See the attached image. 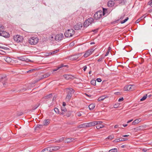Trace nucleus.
I'll return each mask as SVG.
<instances>
[{
    "mask_svg": "<svg viewBox=\"0 0 152 152\" xmlns=\"http://www.w3.org/2000/svg\"><path fill=\"white\" fill-rule=\"evenodd\" d=\"M65 90L67 94L65 100L66 101L69 102L72 97V94L74 93L75 91L73 89L71 88H66Z\"/></svg>",
    "mask_w": 152,
    "mask_h": 152,
    "instance_id": "1",
    "label": "nucleus"
},
{
    "mask_svg": "<svg viewBox=\"0 0 152 152\" xmlns=\"http://www.w3.org/2000/svg\"><path fill=\"white\" fill-rule=\"evenodd\" d=\"M107 10H99L94 15V17L96 19L98 20L102 17V16H104L106 15V11ZM107 15V14L106 15Z\"/></svg>",
    "mask_w": 152,
    "mask_h": 152,
    "instance_id": "2",
    "label": "nucleus"
},
{
    "mask_svg": "<svg viewBox=\"0 0 152 152\" xmlns=\"http://www.w3.org/2000/svg\"><path fill=\"white\" fill-rule=\"evenodd\" d=\"M75 34V31L72 29H69L67 30L65 32L64 35L65 37H72Z\"/></svg>",
    "mask_w": 152,
    "mask_h": 152,
    "instance_id": "3",
    "label": "nucleus"
},
{
    "mask_svg": "<svg viewBox=\"0 0 152 152\" xmlns=\"http://www.w3.org/2000/svg\"><path fill=\"white\" fill-rule=\"evenodd\" d=\"M94 23V19L92 18H90L87 19L84 23V26L87 27L89 25Z\"/></svg>",
    "mask_w": 152,
    "mask_h": 152,
    "instance_id": "4",
    "label": "nucleus"
},
{
    "mask_svg": "<svg viewBox=\"0 0 152 152\" xmlns=\"http://www.w3.org/2000/svg\"><path fill=\"white\" fill-rule=\"evenodd\" d=\"M39 39L37 37H32L28 40L29 43L31 45H35L38 42Z\"/></svg>",
    "mask_w": 152,
    "mask_h": 152,
    "instance_id": "5",
    "label": "nucleus"
},
{
    "mask_svg": "<svg viewBox=\"0 0 152 152\" xmlns=\"http://www.w3.org/2000/svg\"><path fill=\"white\" fill-rule=\"evenodd\" d=\"M13 39L15 41L17 42H22L23 39L22 37L18 35L14 36Z\"/></svg>",
    "mask_w": 152,
    "mask_h": 152,
    "instance_id": "6",
    "label": "nucleus"
},
{
    "mask_svg": "<svg viewBox=\"0 0 152 152\" xmlns=\"http://www.w3.org/2000/svg\"><path fill=\"white\" fill-rule=\"evenodd\" d=\"M64 37L63 34L61 33L56 35L55 36V39L56 41H59L61 40Z\"/></svg>",
    "mask_w": 152,
    "mask_h": 152,
    "instance_id": "7",
    "label": "nucleus"
},
{
    "mask_svg": "<svg viewBox=\"0 0 152 152\" xmlns=\"http://www.w3.org/2000/svg\"><path fill=\"white\" fill-rule=\"evenodd\" d=\"M3 30L0 31V36L3 37H4L8 38L10 37L9 34L5 31Z\"/></svg>",
    "mask_w": 152,
    "mask_h": 152,
    "instance_id": "8",
    "label": "nucleus"
},
{
    "mask_svg": "<svg viewBox=\"0 0 152 152\" xmlns=\"http://www.w3.org/2000/svg\"><path fill=\"white\" fill-rule=\"evenodd\" d=\"M115 1L114 0H111L109 1L107 3V6L109 7H112L113 6H117V5L115 4Z\"/></svg>",
    "mask_w": 152,
    "mask_h": 152,
    "instance_id": "9",
    "label": "nucleus"
},
{
    "mask_svg": "<svg viewBox=\"0 0 152 152\" xmlns=\"http://www.w3.org/2000/svg\"><path fill=\"white\" fill-rule=\"evenodd\" d=\"M17 58L19 60H21L23 61H31V60L28 59L26 56H24L20 57H17Z\"/></svg>",
    "mask_w": 152,
    "mask_h": 152,
    "instance_id": "10",
    "label": "nucleus"
},
{
    "mask_svg": "<svg viewBox=\"0 0 152 152\" xmlns=\"http://www.w3.org/2000/svg\"><path fill=\"white\" fill-rule=\"evenodd\" d=\"M93 50V49H89L86 51L85 53L83 56L85 58H87L91 55Z\"/></svg>",
    "mask_w": 152,
    "mask_h": 152,
    "instance_id": "11",
    "label": "nucleus"
},
{
    "mask_svg": "<svg viewBox=\"0 0 152 152\" xmlns=\"http://www.w3.org/2000/svg\"><path fill=\"white\" fill-rule=\"evenodd\" d=\"M82 53H80L71 56L70 57V59L73 60H76L81 56Z\"/></svg>",
    "mask_w": 152,
    "mask_h": 152,
    "instance_id": "12",
    "label": "nucleus"
},
{
    "mask_svg": "<svg viewBox=\"0 0 152 152\" xmlns=\"http://www.w3.org/2000/svg\"><path fill=\"white\" fill-rule=\"evenodd\" d=\"M50 75V74L49 73H47L43 75L42 76H41V77H40L39 79L37 80V81H39L41 79H42L44 78H45L49 77Z\"/></svg>",
    "mask_w": 152,
    "mask_h": 152,
    "instance_id": "13",
    "label": "nucleus"
},
{
    "mask_svg": "<svg viewBox=\"0 0 152 152\" xmlns=\"http://www.w3.org/2000/svg\"><path fill=\"white\" fill-rule=\"evenodd\" d=\"M82 27V24L78 23L74 26V28L75 30H78Z\"/></svg>",
    "mask_w": 152,
    "mask_h": 152,
    "instance_id": "14",
    "label": "nucleus"
},
{
    "mask_svg": "<svg viewBox=\"0 0 152 152\" xmlns=\"http://www.w3.org/2000/svg\"><path fill=\"white\" fill-rule=\"evenodd\" d=\"M87 127L94 126L96 125V122L95 121L91 122L86 123Z\"/></svg>",
    "mask_w": 152,
    "mask_h": 152,
    "instance_id": "15",
    "label": "nucleus"
},
{
    "mask_svg": "<svg viewBox=\"0 0 152 152\" xmlns=\"http://www.w3.org/2000/svg\"><path fill=\"white\" fill-rule=\"evenodd\" d=\"M132 86L131 85H126L124 87V89L125 91H131Z\"/></svg>",
    "mask_w": 152,
    "mask_h": 152,
    "instance_id": "16",
    "label": "nucleus"
},
{
    "mask_svg": "<svg viewBox=\"0 0 152 152\" xmlns=\"http://www.w3.org/2000/svg\"><path fill=\"white\" fill-rule=\"evenodd\" d=\"M77 127L79 129H82L87 127L86 123H84L80 124Z\"/></svg>",
    "mask_w": 152,
    "mask_h": 152,
    "instance_id": "17",
    "label": "nucleus"
},
{
    "mask_svg": "<svg viewBox=\"0 0 152 152\" xmlns=\"http://www.w3.org/2000/svg\"><path fill=\"white\" fill-rule=\"evenodd\" d=\"M51 147V148H52V151L58 150L60 148V147H59V146Z\"/></svg>",
    "mask_w": 152,
    "mask_h": 152,
    "instance_id": "18",
    "label": "nucleus"
},
{
    "mask_svg": "<svg viewBox=\"0 0 152 152\" xmlns=\"http://www.w3.org/2000/svg\"><path fill=\"white\" fill-rule=\"evenodd\" d=\"M50 120L48 119L45 120L43 122V126H47L50 123Z\"/></svg>",
    "mask_w": 152,
    "mask_h": 152,
    "instance_id": "19",
    "label": "nucleus"
},
{
    "mask_svg": "<svg viewBox=\"0 0 152 152\" xmlns=\"http://www.w3.org/2000/svg\"><path fill=\"white\" fill-rule=\"evenodd\" d=\"M44 151H45V152H51L52 151L51 147L45 148L44 149Z\"/></svg>",
    "mask_w": 152,
    "mask_h": 152,
    "instance_id": "20",
    "label": "nucleus"
},
{
    "mask_svg": "<svg viewBox=\"0 0 152 152\" xmlns=\"http://www.w3.org/2000/svg\"><path fill=\"white\" fill-rule=\"evenodd\" d=\"M95 107V104H90L88 106V107L90 110H92L94 109Z\"/></svg>",
    "mask_w": 152,
    "mask_h": 152,
    "instance_id": "21",
    "label": "nucleus"
},
{
    "mask_svg": "<svg viewBox=\"0 0 152 152\" xmlns=\"http://www.w3.org/2000/svg\"><path fill=\"white\" fill-rule=\"evenodd\" d=\"M141 120L140 119H137L135 120L134 121L132 122V125H135L136 124H138L140 122Z\"/></svg>",
    "mask_w": 152,
    "mask_h": 152,
    "instance_id": "22",
    "label": "nucleus"
},
{
    "mask_svg": "<svg viewBox=\"0 0 152 152\" xmlns=\"http://www.w3.org/2000/svg\"><path fill=\"white\" fill-rule=\"evenodd\" d=\"M74 140V139L73 138H67L65 142L67 143H69L72 142Z\"/></svg>",
    "mask_w": 152,
    "mask_h": 152,
    "instance_id": "23",
    "label": "nucleus"
},
{
    "mask_svg": "<svg viewBox=\"0 0 152 152\" xmlns=\"http://www.w3.org/2000/svg\"><path fill=\"white\" fill-rule=\"evenodd\" d=\"M65 113L66 114L64 115H65L67 117H69L71 114V112L70 111H66V112H65Z\"/></svg>",
    "mask_w": 152,
    "mask_h": 152,
    "instance_id": "24",
    "label": "nucleus"
},
{
    "mask_svg": "<svg viewBox=\"0 0 152 152\" xmlns=\"http://www.w3.org/2000/svg\"><path fill=\"white\" fill-rule=\"evenodd\" d=\"M6 77V75H5L0 74V81L5 78Z\"/></svg>",
    "mask_w": 152,
    "mask_h": 152,
    "instance_id": "25",
    "label": "nucleus"
},
{
    "mask_svg": "<svg viewBox=\"0 0 152 152\" xmlns=\"http://www.w3.org/2000/svg\"><path fill=\"white\" fill-rule=\"evenodd\" d=\"M67 65H64L63 64H61L59 65V66L56 69H54L53 70L54 71H57L59 69L63 67V66H66Z\"/></svg>",
    "mask_w": 152,
    "mask_h": 152,
    "instance_id": "26",
    "label": "nucleus"
},
{
    "mask_svg": "<svg viewBox=\"0 0 152 152\" xmlns=\"http://www.w3.org/2000/svg\"><path fill=\"white\" fill-rule=\"evenodd\" d=\"M106 97L104 96H102L100 97L98 99V101L99 102L105 99Z\"/></svg>",
    "mask_w": 152,
    "mask_h": 152,
    "instance_id": "27",
    "label": "nucleus"
},
{
    "mask_svg": "<svg viewBox=\"0 0 152 152\" xmlns=\"http://www.w3.org/2000/svg\"><path fill=\"white\" fill-rule=\"evenodd\" d=\"M146 126V125H143L142 126H139L138 127H137L136 128H134L135 130H139V129H141L143 127H145Z\"/></svg>",
    "mask_w": 152,
    "mask_h": 152,
    "instance_id": "28",
    "label": "nucleus"
},
{
    "mask_svg": "<svg viewBox=\"0 0 152 152\" xmlns=\"http://www.w3.org/2000/svg\"><path fill=\"white\" fill-rule=\"evenodd\" d=\"M125 15V13H123L121 15V16L117 20V21L119 20H122L123 19V18H124Z\"/></svg>",
    "mask_w": 152,
    "mask_h": 152,
    "instance_id": "29",
    "label": "nucleus"
},
{
    "mask_svg": "<svg viewBox=\"0 0 152 152\" xmlns=\"http://www.w3.org/2000/svg\"><path fill=\"white\" fill-rule=\"evenodd\" d=\"M114 1H118V2L122 4H124L125 3V0H114Z\"/></svg>",
    "mask_w": 152,
    "mask_h": 152,
    "instance_id": "30",
    "label": "nucleus"
},
{
    "mask_svg": "<svg viewBox=\"0 0 152 152\" xmlns=\"http://www.w3.org/2000/svg\"><path fill=\"white\" fill-rule=\"evenodd\" d=\"M111 49V48L110 47H109L108 48V49L107 50V51L104 56V57L107 56L108 55L110 52V51Z\"/></svg>",
    "mask_w": 152,
    "mask_h": 152,
    "instance_id": "31",
    "label": "nucleus"
},
{
    "mask_svg": "<svg viewBox=\"0 0 152 152\" xmlns=\"http://www.w3.org/2000/svg\"><path fill=\"white\" fill-rule=\"evenodd\" d=\"M104 127V126L103 124H100L96 126V128L97 129L103 128Z\"/></svg>",
    "mask_w": 152,
    "mask_h": 152,
    "instance_id": "32",
    "label": "nucleus"
},
{
    "mask_svg": "<svg viewBox=\"0 0 152 152\" xmlns=\"http://www.w3.org/2000/svg\"><path fill=\"white\" fill-rule=\"evenodd\" d=\"M117 148L112 149L110 150L109 152H117Z\"/></svg>",
    "mask_w": 152,
    "mask_h": 152,
    "instance_id": "33",
    "label": "nucleus"
},
{
    "mask_svg": "<svg viewBox=\"0 0 152 152\" xmlns=\"http://www.w3.org/2000/svg\"><path fill=\"white\" fill-rule=\"evenodd\" d=\"M128 19H129V18L127 17L124 20L121 21V24H123V23H125L126 21H127L128 20Z\"/></svg>",
    "mask_w": 152,
    "mask_h": 152,
    "instance_id": "34",
    "label": "nucleus"
},
{
    "mask_svg": "<svg viewBox=\"0 0 152 152\" xmlns=\"http://www.w3.org/2000/svg\"><path fill=\"white\" fill-rule=\"evenodd\" d=\"M147 95L146 94L143 97L141 98L140 99V101H143L146 99L147 97Z\"/></svg>",
    "mask_w": 152,
    "mask_h": 152,
    "instance_id": "35",
    "label": "nucleus"
},
{
    "mask_svg": "<svg viewBox=\"0 0 152 152\" xmlns=\"http://www.w3.org/2000/svg\"><path fill=\"white\" fill-rule=\"evenodd\" d=\"M39 106V104H36L34 106L32 107V109L34 110L36 109Z\"/></svg>",
    "mask_w": 152,
    "mask_h": 152,
    "instance_id": "36",
    "label": "nucleus"
},
{
    "mask_svg": "<svg viewBox=\"0 0 152 152\" xmlns=\"http://www.w3.org/2000/svg\"><path fill=\"white\" fill-rule=\"evenodd\" d=\"M91 83L93 86L96 85V81L94 80H92L91 81Z\"/></svg>",
    "mask_w": 152,
    "mask_h": 152,
    "instance_id": "37",
    "label": "nucleus"
},
{
    "mask_svg": "<svg viewBox=\"0 0 152 152\" xmlns=\"http://www.w3.org/2000/svg\"><path fill=\"white\" fill-rule=\"evenodd\" d=\"M43 125H41V124H38L35 127V128L36 129L37 128H41L42 127Z\"/></svg>",
    "mask_w": 152,
    "mask_h": 152,
    "instance_id": "38",
    "label": "nucleus"
},
{
    "mask_svg": "<svg viewBox=\"0 0 152 152\" xmlns=\"http://www.w3.org/2000/svg\"><path fill=\"white\" fill-rule=\"evenodd\" d=\"M54 110L55 112L57 113L60 114L59 109L58 108L56 107L54 109Z\"/></svg>",
    "mask_w": 152,
    "mask_h": 152,
    "instance_id": "39",
    "label": "nucleus"
},
{
    "mask_svg": "<svg viewBox=\"0 0 152 152\" xmlns=\"http://www.w3.org/2000/svg\"><path fill=\"white\" fill-rule=\"evenodd\" d=\"M61 110L62 111L64 112H65L66 111V109L65 107H61Z\"/></svg>",
    "mask_w": 152,
    "mask_h": 152,
    "instance_id": "40",
    "label": "nucleus"
},
{
    "mask_svg": "<svg viewBox=\"0 0 152 152\" xmlns=\"http://www.w3.org/2000/svg\"><path fill=\"white\" fill-rule=\"evenodd\" d=\"M75 123V122L74 121H71V122H68L67 124L69 125H72L74 124Z\"/></svg>",
    "mask_w": 152,
    "mask_h": 152,
    "instance_id": "41",
    "label": "nucleus"
},
{
    "mask_svg": "<svg viewBox=\"0 0 152 152\" xmlns=\"http://www.w3.org/2000/svg\"><path fill=\"white\" fill-rule=\"evenodd\" d=\"M3 30H4V26L0 24V31H1Z\"/></svg>",
    "mask_w": 152,
    "mask_h": 152,
    "instance_id": "42",
    "label": "nucleus"
},
{
    "mask_svg": "<svg viewBox=\"0 0 152 152\" xmlns=\"http://www.w3.org/2000/svg\"><path fill=\"white\" fill-rule=\"evenodd\" d=\"M59 51V50H55L54 51L51 52V53H52V55H53L54 54L58 52Z\"/></svg>",
    "mask_w": 152,
    "mask_h": 152,
    "instance_id": "43",
    "label": "nucleus"
},
{
    "mask_svg": "<svg viewBox=\"0 0 152 152\" xmlns=\"http://www.w3.org/2000/svg\"><path fill=\"white\" fill-rule=\"evenodd\" d=\"M119 105L118 103L115 104L114 105V107L115 108H118L119 107Z\"/></svg>",
    "mask_w": 152,
    "mask_h": 152,
    "instance_id": "44",
    "label": "nucleus"
},
{
    "mask_svg": "<svg viewBox=\"0 0 152 152\" xmlns=\"http://www.w3.org/2000/svg\"><path fill=\"white\" fill-rule=\"evenodd\" d=\"M114 138V136L113 135H111L109 136L107 138L111 140Z\"/></svg>",
    "mask_w": 152,
    "mask_h": 152,
    "instance_id": "45",
    "label": "nucleus"
},
{
    "mask_svg": "<svg viewBox=\"0 0 152 152\" xmlns=\"http://www.w3.org/2000/svg\"><path fill=\"white\" fill-rule=\"evenodd\" d=\"M104 57H105L104 56V57H101L98 60V61L100 62L102 61L103 59L104 58Z\"/></svg>",
    "mask_w": 152,
    "mask_h": 152,
    "instance_id": "46",
    "label": "nucleus"
},
{
    "mask_svg": "<svg viewBox=\"0 0 152 152\" xmlns=\"http://www.w3.org/2000/svg\"><path fill=\"white\" fill-rule=\"evenodd\" d=\"M52 96V94H50L46 96H45V98H51Z\"/></svg>",
    "mask_w": 152,
    "mask_h": 152,
    "instance_id": "47",
    "label": "nucleus"
},
{
    "mask_svg": "<svg viewBox=\"0 0 152 152\" xmlns=\"http://www.w3.org/2000/svg\"><path fill=\"white\" fill-rule=\"evenodd\" d=\"M127 140V139L126 138H120V141H126Z\"/></svg>",
    "mask_w": 152,
    "mask_h": 152,
    "instance_id": "48",
    "label": "nucleus"
},
{
    "mask_svg": "<svg viewBox=\"0 0 152 152\" xmlns=\"http://www.w3.org/2000/svg\"><path fill=\"white\" fill-rule=\"evenodd\" d=\"M37 70L36 69H31V70H28V71L27 72V73H30V72H33V71H36V70Z\"/></svg>",
    "mask_w": 152,
    "mask_h": 152,
    "instance_id": "49",
    "label": "nucleus"
},
{
    "mask_svg": "<svg viewBox=\"0 0 152 152\" xmlns=\"http://www.w3.org/2000/svg\"><path fill=\"white\" fill-rule=\"evenodd\" d=\"M96 122V125L97 124H101L102 123V121H95Z\"/></svg>",
    "mask_w": 152,
    "mask_h": 152,
    "instance_id": "50",
    "label": "nucleus"
},
{
    "mask_svg": "<svg viewBox=\"0 0 152 152\" xmlns=\"http://www.w3.org/2000/svg\"><path fill=\"white\" fill-rule=\"evenodd\" d=\"M64 140V137H62L59 139L58 141V142H61L62 141H63Z\"/></svg>",
    "mask_w": 152,
    "mask_h": 152,
    "instance_id": "51",
    "label": "nucleus"
},
{
    "mask_svg": "<svg viewBox=\"0 0 152 152\" xmlns=\"http://www.w3.org/2000/svg\"><path fill=\"white\" fill-rule=\"evenodd\" d=\"M142 20V19H140L139 18L135 21V23H138Z\"/></svg>",
    "mask_w": 152,
    "mask_h": 152,
    "instance_id": "52",
    "label": "nucleus"
},
{
    "mask_svg": "<svg viewBox=\"0 0 152 152\" xmlns=\"http://www.w3.org/2000/svg\"><path fill=\"white\" fill-rule=\"evenodd\" d=\"M120 138L115 139L114 140V142H117L120 141Z\"/></svg>",
    "mask_w": 152,
    "mask_h": 152,
    "instance_id": "53",
    "label": "nucleus"
},
{
    "mask_svg": "<svg viewBox=\"0 0 152 152\" xmlns=\"http://www.w3.org/2000/svg\"><path fill=\"white\" fill-rule=\"evenodd\" d=\"M124 98L123 97H122L121 98H120L118 100V101L119 102H120L121 101H122L124 100Z\"/></svg>",
    "mask_w": 152,
    "mask_h": 152,
    "instance_id": "54",
    "label": "nucleus"
},
{
    "mask_svg": "<svg viewBox=\"0 0 152 152\" xmlns=\"http://www.w3.org/2000/svg\"><path fill=\"white\" fill-rule=\"evenodd\" d=\"M77 114L78 116H81V114L80 112H79L77 113Z\"/></svg>",
    "mask_w": 152,
    "mask_h": 152,
    "instance_id": "55",
    "label": "nucleus"
},
{
    "mask_svg": "<svg viewBox=\"0 0 152 152\" xmlns=\"http://www.w3.org/2000/svg\"><path fill=\"white\" fill-rule=\"evenodd\" d=\"M148 3L150 6L152 7V0H151Z\"/></svg>",
    "mask_w": 152,
    "mask_h": 152,
    "instance_id": "56",
    "label": "nucleus"
},
{
    "mask_svg": "<svg viewBox=\"0 0 152 152\" xmlns=\"http://www.w3.org/2000/svg\"><path fill=\"white\" fill-rule=\"evenodd\" d=\"M46 55L47 56H50L52 55V53L51 52L47 53H46Z\"/></svg>",
    "mask_w": 152,
    "mask_h": 152,
    "instance_id": "57",
    "label": "nucleus"
},
{
    "mask_svg": "<svg viewBox=\"0 0 152 152\" xmlns=\"http://www.w3.org/2000/svg\"><path fill=\"white\" fill-rule=\"evenodd\" d=\"M96 80L97 81V82H100L102 81V80L101 78H98L96 79Z\"/></svg>",
    "mask_w": 152,
    "mask_h": 152,
    "instance_id": "58",
    "label": "nucleus"
},
{
    "mask_svg": "<svg viewBox=\"0 0 152 152\" xmlns=\"http://www.w3.org/2000/svg\"><path fill=\"white\" fill-rule=\"evenodd\" d=\"M87 69V66H85L83 67V69L84 71H85Z\"/></svg>",
    "mask_w": 152,
    "mask_h": 152,
    "instance_id": "59",
    "label": "nucleus"
},
{
    "mask_svg": "<svg viewBox=\"0 0 152 152\" xmlns=\"http://www.w3.org/2000/svg\"><path fill=\"white\" fill-rule=\"evenodd\" d=\"M67 76H68L66 75H64V77L66 79H68V78L67 77Z\"/></svg>",
    "mask_w": 152,
    "mask_h": 152,
    "instance_id": "60",
    "label": "nucleus"
},
{
    "mask_svg": "<svg viewBox=\"0 0 152 152\" xmlns=\"http://www.w3.org/2000/svg\"><path fill=\"white\" fill-rule=\"evenodd\" d=\"M148 15V14H147V13H146L145 14L143 15V18H145L146 16Z\"/></svg>",
    "mask_w": 152,
    "mask_h": 152,
    "instance_id": "61",
    "label": "nucleus"
},
{
    "mask_svg": "<svg viewBox=\"0 0 152 152\" xmlns=\"http://www.w3.org/2000/svg\"><path fill=\"white\" fill-rule=\"evenodd\" d=\"M133 121V119L129 120L127 121V123H129L131 122H132Z\"/></svg>",
    "mask_w": 152,
    "mask_h": 152,
    "instance_id": "62",
    "label": "nucleus"
},
{
    "mask_svg": "<svg viewBox=\"0 0 152 152\" xmlns=\"http://www.w3.org/2000/svg\"><path fill=\"white\" fill-rule=\"evenodd\" d=\"M129 135H124L122 136V137H127L128 136H129Z\"/></svg>",
    "mask_w": 152,
    "mask_h": 152,
    "instance_id": "63",
    "label": "nucleus"
},
{
    "mask_svg": "<svg viewBox=\"0 0 152 152\" xmlns=\"http://www.w3.org/2000/svg\"><path fill=\"white\" fill-rule=\"evenodd\" d=\"M66 105V103L65 102H63V107H65V106Z\"/></svg>",
    "mask_w": 152,
    "mask_h": 152,
    "instance_id": "64",
    "label": "nucleus"
}]
</instances>
